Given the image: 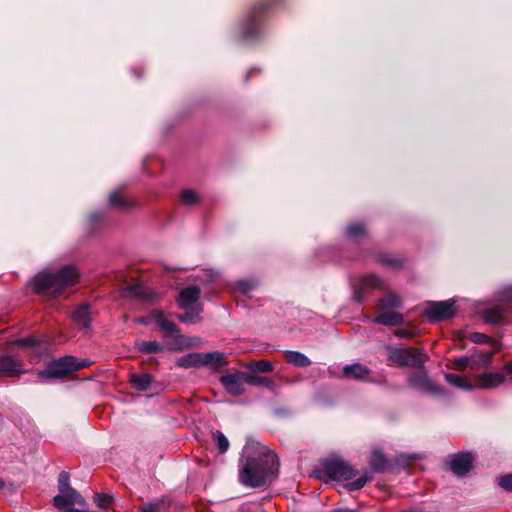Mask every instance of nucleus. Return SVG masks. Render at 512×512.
Segmentation results:
<instances>
[{
    "label": "nucleus",
    "instance_id": "obj_45",
    "mask_svg": "<svg viewBox=\"0 0 512 512\" xmlns=\"http://www.w3.org/2000/svg\"><path fill=\"white\" fill-rule=\"evenodd\" d=\"M35 343V339L33 337H25L22 339H19L15 342V345L17 346H32Z\"/></svg>",
    "mask_w": 512,
    "mask_h": 512
},
{
    "label": "nucleus",
    "instance_id": "obj_40",
    "mask_svg": "<svg viewBox=\"0 0 512 512\" xmlns=\"http://www.w3.org/2000/svg\"><path fill=\"white\" fill-rule=\"evenodd\" d=\"M467 367L470 368V358L469 356H463L455 359L454 361V369L458 371H464Z\"/></svg>",
    "mask_w": 512,
    "mask_h": 512
},
{
    "label": "nucleus",
    "instance_id": "obj_23",
    "mask_svg": "<svg viewBox=\"0 0 512 512\" xmlns=\"http://www.w3.org/2000/svg\"><path fill=\"white\" fill-rule=\"evenodd\" d=\"M176 365L181 368H195L200 366V353L194 352L183 355L176 360Z\"/></svg>",
    "mask_w": 512,
    "mask_h": 512
},
{
    "label": "nucleus",
    "instance_id": "obj_38",
    "mask_svg": "<svg viewBox=\"0 0 512 512\" xmlns=\"http://www.w3.org/2000/svg\"><path fill=\"white\" fill-rule=\"evenodd\" d=\"M370 480L368 475H363L353 482L345 485L348 491H355L361 489Z\"/></svg>",
    "mask_w": 512,
    "mask_h": 512
},
{
    "label": "nucleus",
    "instance_id": "obj_37",
    "mask_svg": "<svg viewBox=\"0 0 512 512\" xmlns=\"http://www.w3.org/2000/svg\"><path fill=\"white\" fill-rule=\"evenodd\" d=\"M469 339L473 343H476V344L489 343V344H491L492 348H493V342H496L495 340H492L489 336H487L483 333H479V332L471 333L469 336Z\"/></svg>",
    "mask_w": 512,
    "mask_h": 512
},
{
    "label": "nucleus",
    "instance_id": "obj_26",
    "mask_svg": "<svg viewBox=\"0 0 512 512\" xmlns=\"http://www.w3.org/2000/svg\"><path fill=\"white\" fill-rule=\"evenodd\" d=\"M285 357L288 362L294 364L299 367H306L310 365L311 361L307 356L298 351H285Z\"/></svg>",
    "mask_w": 512,
    "mask_h": 512
},
{
    "label": "nucleus",
    "instance_id": "obj_29",
    "mask_svg": "<svg viewBox=\"0 0 512 512\" xmlns=\"http://www.w3.org/2000/svg\"><path fill=\"white\" fill-rule=\"evenodd\" d=\"M245 382L254 386H265L271 390H273L275 387V384L272 380L266 377L255 376L248 373H246Z\"/></svg>",
    "mask_w": 512,
    "mask_h": 512
},
{
    "label": "nucleus",
    "instance_id": "obj_15",
    "mask_svg": "<svg viewBox=\"0 0 512 512\" xmlns=\"http://www.w3.org/2000/svg\"><path fill=\"white\" fill-rule=\"evenodd\" d=\"M200 295L201 291L198 287H187L180 292L178 304L182 309L190 310L193 308V305L197 303Z\"/></svg>",
    "mask_w": 512,
    "mask_h": 512
},
{
    "label": "nucleus",
    "instance_id": "obj_14",
    "mask_svg": "<svg viewBox=\"0 0 512 512\" xmlns=\"http://www.w3.org/2000/svg\"><path fill=\"white\" fill-rule=\"evenodd\" d=\"M409 384L417 389L429 393H439L440 388L431 381L424 372H419L409 378Z\"/></svg>",
    "mask_w": 512,
    "mask_h": 512
},
{
    "label": "nucleus",
    "instance_id": "obj_52",
    "mask_svg": "<svg viewBox=\"0 0 512 512\" xmlns=\"http://www.w3.org/2000/svg\"><path fill=\"white\" fill-rule=\"evenodd\" d=\"M3 486V482L0 480V488Z\"/></svg>",
    "mask_w": 512,
    "mask_h": 512
},
{
    "label": "nucleus",
    "instance_id": "obj_43",
    "mask_svg": "<svg viewBox=\"0 0 512 512\" xmlns=\"http://www.w3.org/2000/svg\"><path fill=\"white\" fill-rule=\"evenodd\" d=\"M177 342H178L179 349H184V348H187V347H190L193 345L192 340L190 338H187L184 336H179L177 339Z\"/></svg>",
    "mask_w": 512,
    "mask_h": 512
},
{
    "label": "nucleus",
    "instance_id": "obj_17",
    "mask_svg": "<svg viewBox=\"0 0 512 512\" xmlns=\"http://www.w3.org/2000/svg\"><path fill=\"white\" fill-rule=\"evenodd\" d=\"M369 372V369L360 363L346 365L343 367V375L355 380H365L368 377Z\"/></svg>",
    "mask_w": 512,
    "mask_h": 512
},
{
    "label": "nucleus",
    "instance_id": "obj_42",
    "mask_svg": "<svg viewBox=\"0 0 512 512\" xmlns=\"http://www.w3.org/2000/svg\"><path fill=\"white\" fill-rule=\"evenodd\" d=\"M498 483L505 490L512 491V474L501 477Z\"/></svg>",
    "mask_w": 512,
    "mask_h": 512
},
{
    "label": "nucleus",
    "instance_id": "obj_24",
    "mask_svg": "<svg viewBox=\"0 0 512 512\" xmlns=\"http://www.w3.org/2000/svg\"><path fill=\"white\" fill-rule=\"evenodd\" d=\"M224 358V354L219 351L210 353H200V366H207L214 368L216 364H219Z\"/></svg>",
    "mask_w": 512,
    "mask_h": 512
},
{
    "label": "nucleus",
    "instance_id": "obj_11",
    "mask_svg": "<svg viewBox=\"0 0 512 512\" xmlns=\"http://www.w3.org/2000/svg\"><path fill=\"white\" fill-rule=\"evenodd\" d=\"M23 363L10 355L0 357V377H15L25 373Z\"/></svg>",
    "mask_w": 512,
    "mask_h": 512
},
{
    "label": "nucleus",
    "instance_id": "obj_25",
    "mask_svg": "<svg viewBox=\"0 0 512 512\" xmlns=\"http://www.w3.org/2000/svg\"><path fill=\"white\" fill-rule=\"evenodd\" d=\"M152 380V375L147 373L133 374L131 376V382L133 383L134 387L139 391H146L150 387Z\"/></svg>",
    "mask_w": 512,
    "mask_h": 512
},
{
    "label": "nucleus",
    "instance_id": "obj_51",
    "mask_svg": "<svg viewBox=\"0 0 512 512\" xmlns=\"http://www.w3.org/2000/svg\"><path fill=\"white\" fill-rule=\"evenodd\" d=\"M218 276H219L218 273H216L214 276H211V280L212 281L216 280L218 278Z\"/></svg>",
    "mask_w": 512,
    "mask_h": 512
},
{
    "label": "nucleus",
    "instance_id": "obj_12",
    "mask_svg": "<svg viewBox=\"0 0 512 512\" xmlns=\"http://www.w3.org/2000/svg\"><path fill=\"white\" fill-rule=\"evenodd\" d=\"M502 372H485L475 376V388L494 389L505 382Z\"/></svg>",
    "mask_w": 512,
    "mask_h": 512
},
{
    "label": "nucleus",
    "instance_id": "obj_34",
    "mask_svg": "<svg viewBox=\"0 0 512 512\" xmlns=\"http://www.w3.org/2000/svg\"><path fill=\"white\" fill-rule=\"evenodd\" d=\"M180 200L183 204L193 205L199 201V196L196 191L187 189L180 194Z\"/></svg>",
    "mask_w": 512,
    "mask_h": 512
},
{
    "label": "nucleus",
    "instance_id": "obj_22",
    "mask_svg": "<svg viewBox=\"0 0 512 512\" xmlns=\"http://www.w3.org/2000/svg\"><path fill=\"white\" fill-rule=\"evenodd\" d=\"M74 322L83 329H88L90 325L89 306H81L73 314Z\"/></svg>",
    "mask_w": 512,
    "mask_h": 512
},
{
    "label": "nucleus",
    "instance_id": "obj_3",
    "mask_svg": "<svg viewBox=\"0 0 512 512\" xmlns=\"http://www.w3.org/2000/svg\"><path fill=\"white\" fill-rule=\"evenodd\" d=\"M88 360L78 359L73 356H64L53 361L47 369L38 372L40 378H62L73 371L87 367Z\"/></svg>",
    "mask_w": 512,
    "mask_h": 512
},
{
    "label": "nucleus",
    "instance_id": "obj_5",
    "mask_svg": "<svg viewBox=\"0 0 512 512\" xmlns=\"http://www.w3.org/2000/svg\"><path fill=\"white\" fill-rule=\"evenodd\" d=\"M455 313L456 307L453 300L428 302L424 310V314L435 322L449 319Z\"/></svg>",
    "mask_w": 512,
    "mask_h": 512
},
{
    "label": "nucleus",
    "instance_id": "obj_8",
    "mask_svg": "<svg viewBox=\"0 0 512 512\" xmlns=\"http://www.w3.org/2000/svg\"><path fill=\"white\" fill-rule=\"evenodd\" d=\"M501 349L498 342H493V349L490 351L477 350L469 356L470 369L480 370L488 369L492 366V356Z\"/></svg>",
    "mask_w": 512,
    "mask_h": 512
},
{
    "label": "nucleus",
    "instance_id": "obj_39",
    "mask_svg": "<svg viewBox=\"0 0 512 512\" xmlns=\"http://www.w3.org/2000/svg\"><path fill=\"white\" fill-rule=\"evenodd\" d=\"M109 204L113 207H126V201L117 192H112L109 195Z\"/></svg>",
    "mask_w": 512,
    "mask_h": 512
},
{
    "label": "nucleus",
    "instance_id": "obj_31",
    "mask_svg": "<svg viewBox=\"0 0 512 512\" xmlns=\"http://www.w3.org/2000/svg\"><path fill=\"white\" fill-rule=\"evenodd\" d=\"M258 30L259 24L256 21L255 17H249L247 19L245 27L242 30V37L246 39L251 38L258 32Z\"/></svg>",
    "mask_w": 512,
    "mask_h": 512
},
{
    "label": "nucleus",
    "instance_id": "obj_36",
    "mask_svg": "<svg viewBox=\"0 0 512 512\" xmlns=\"http://www.w3.org/2000/svg\"><path fill=\"white\" fill-rule=\"evenodd\" d=\"M94 502L100 508H108L113 502V497L109 494H96Z\"/></svg>",
    "mask_w": 512,
    "mask_h": 512
},
{
    "label": "nucleus",
    "instance_id": "obj_7",
    "mask_svg": "<svg viewBox=\"0 0 512 512\" xmlns=\"http://www.w3.org/2000/svg\"><path fill=\"white\" fill-rule=\"evenodd\" d=\"M390 358L400 366L420 367L425 361V355L414 349H396Z\"/></svg>",
    "mask_w": 512,
    "mask_h": 512
},
{
    "label": "nucleus",
    "instance_id": "obj_9",
    "mask_svg": "<svg viewBox=\"0 0 512 512\" xmlns=\"http://www.w3.org/2000/svg\"><path fill=\"white\" fill-rule=\"evenodd\" d=\"M379 287H381V280L375 275L361 277L357 284L354 285L353 298L360 303L364 300L365 293Z\"/></svg>",
    "mask_w": 512,
    "mask_h": 512
},
{
    "label": "nucleus",
    "instance_id": "obj_21",
    "mask_svg": "<svg viewBox=\"0 0 512 512\" xmlns=\"http://www.w3.org/2000/svg\"><path fill=\"white\" fill-rule=\"evenodd\" d=\"M151 317L161 330L169 334L176 331V325L172 321L168 320L161 311L152 312Z\"/></svg>",
    "mask_w": 512,
    "mask_h": 512
},
{
    "label": "nucleus",
    "instance_id": "obj_2",
    "mask_svg": "<svg viewBox=\"0 0 512 512\" xmlns=\"http://www.w3.org/2000/svg\"><path fill=\"white\" fill-rule=\"evenodd\" d=\"M80 278L76 267L67 265L56 273L42 271L33 279L34 290L43 295L57 297L68 287L74 286Z\"/></svg>",
    "mask_w": 512,
    "mask_h": 512
},
{
    "label": "nucleus",
    "instance_id": "obj_30",
    "mask_svg": "<svg viewBox=\"0 0 512 512\" xmlns=\"http://www.w3.org/2000/svg\"><path fill=\"white\" fill-rule=\"evenodd\" d=\"M137 347L142 353H157L163 350V345L158 341H141L137 343Z\"/></svg>",
    "mask_w": 512,
    "mask_h": 512
},
{
    "label": "nucleus",
    "instance_id": "obj_4",
    "mask_svg": "<svg viewBox=\"0 0 512 512\" xmlns=\"http://www.w3.org/2000/svg\"><path fill=\"white\" fill-rule=\"evenodd\" d=\"M59 493L53 498V504L58 509L67 508L75 504L85 505L83 497L69 485V474L62 471L58 479Z\"/></svg>",
    "mask_w": 512,
    "mask_h": 512
},
{
    "label": "nucleus",
    "instance_id": "obj_10",
    "mask_svg": "<svg viewBox=\"0 0 512 512\" xmlns=\"http://www.w3.org/2000/svg\"><path fill=\"white\" fill-rule=\"evenodd\" d=\"M245 377L246 373L235 372L222 376L221 383L230 395L239 396L244 392Z\"/></svg>",
    "mask_w": 512,
    "mask_h": 512
},
{
    "label": "nucleus",
    "instance_id": "obj_19",
    "mask_svg": "<svg viewBox=\"0 0 512 512\" xmlns=\"http://www.w3.org/2000/svg\"><path fill=\"white\" fill-rule=\"evenodd\" d=\"M121 296L124 298L150 299L151 291L142 285L127 286L121 290Z\"/></svg>",
    "mask_w": 512,
    "mask_h": 512
},
{
    "label": "nucleus",
    "instance_id": "obj_49",
    "mask_svg": "<svg viewBox=\"0 0 512 512\" xmlns=\"http://www.w3.org/2000/svg\"><path fill=\"white\" fill-rule=\"evenodd\" d=\"M397 335L403 336V337H411L412 334L410 332H406L405 330H398Z\"/></svg>",
    "mask_w": 512,
    "mask_h": 512
},
{
    "label": "nucleus",
    "instance_id": "obj_41",
    "mask_svg": "<svg viewBox=\"0 0 512 512\" xmlns=\"http://www.w3.org/2000/svg\"><path fill=\"white\" fill-rule=\"evenodd\" d=\"M199 312H200V310L197 313H189L188 312L184 315H180L178 318L183 323L195 324L200 320V318L198 316Z\"/></svg>",
    "mask_w": 512,
    "mask_h": 512
},
{
    "label": "nucleus",
    "instance_id": "obj_33",
    "mask_svg": "<svg viewBox=\"0 0 512 512\" xmlns=\"http://www.w3.org/2000/svg\"><path fill=\"white\" fill-rule=\"evenodd\" d=\"M370 464L373 469L382 471L386 468V459L381 452L375 451L371 455Z\"/></svg>",
    "mask_w": 512,
    "mask_h": 512
},
{
    "label": "nucleus",
    "instance_id": "obj_20",
    "mask_svg": "<svg viewBox=\"0 0 512 512\" xmlns=\"http://www.w3.org/2000/svg\"><path fill=\"white\" fill-rule=\"evenodd\" d=\"M506 311L507 310L502 306L488 308L483 312V319L486 323H501L504 319Z\"/></svg>",
    "mask_w": 512,
    "mask_h": 512
},
{
    "label": "nucleus",
    "instance_id": "obj_47",
    "mask_svg": "<svg viewBox=\"0 0 512 512\" xmlns=\"http://www.w3.org/2000/svg\"><path fill=\"white\" fill-rule=\"evenodd\" d=\"M153 320V318L150 316H148L147 318H139L136 320L137 323H140V324H148L149 322H151Z\"/></svg>",
    "mask_w": 512,
    "mask_h": 512
},
{
    "label": "nucleus",
    "instance_id": "obj_46",
    "mask_svg": "<svg viewBox=\"0 0 512 512\" xmlns=\"http://www.w3.org/2000/svg\"><path fill=\"white\" fill-rule=\"evenodd\" d=\"M142 512H158V505L157 504H147L145 507L142 508Z\"/></svg>",
    "mask_w": 512,
    "mask_h": 512
},
{
    "label": "nucleus",
    "instance_id": "obj_1",
    "mask_svg": "<svg viewBox=\"0 0 512 512\" xmlns=\"http://www.w3.org/2000/svg\"><path fill=\"white\" fill-rule=\"evenodd\" d=\"M239 481L247 487L258 488L273 481L278 474V458L258 442H248L242 455Z\"/></svg>",
    "mask_w": 512,
    "mask_h": 512
},
{
    "label": "nucleus",
    "instance_id": "obj_6",
    "mask_svg": "<svg viewBox=\"0 0 512 512\" xmlns=\"http://www.w3.org/2000/svg\"><path fill=\"white\" fill-rule=\"evenodd\" d=\"M323 471L333 480H349L357 472L341 459H329L323 463Z\"/></svg>",
    "mask_w": 512,
    "mask_h": 512
},
{
    "label": "nucleus",
    "instance_id": "obj_48",
    "mask_svg": "<svg viewBox=\"0 0 512 512\" xmlns=\"http://www.w3.org/2000/svg\"><path fill=\"white\" fill-rule=\"evenodd\" d=\"M504 371L507 372L508 374H512V361L511 362H507L504 365Z\"/></svg>",
    "mask_w": 512,
    "mask_h": 512
},
{
    "label": "nucleus",
    "instance_id": "obj_35",
    "mask_svg": "<svg viewBox=\"0 0 512 512\" xmlns=\"http://www.w3.org/2000/svg\"><path fill=\"white\" fill-rule=\"evenodd\" d=\"M365 233V226L362 223H353L346 228L349 238L356 239Z\"/></svg>",
    "mask_w": 512,
    "mask_h": 512
},
{
    "label": "nucleus",
    "instance_id": "obj_50",
    "mask_svg": "<svg viewBox=\"0 0 512 512\" xmlns=\"http://www.w3.org/2000/svg\"><path fill=\"white\" fill-rule=\"evenodd\" d=\"M332 512H358L357 510H353V509H347V508H339V509H336Z\"/></svg>",
    "mask_w": 512,
    "mask_h": 512
},
{
    "label": "nucleus",
    "instance_id": "obj_16",
    "mask_svg": "<svg viewBox=\"0 0 512 512\" xmlns=\"http://www.w3.org/2000/svg\"><path fill=\"white\" fill-rule=\"evenodd\" d=\"M374 322L385 326H398L403 322V316L391 309H380Z\"/></svg>",
    "mask_w": 512,
    "mask_h": 512
},
{
    "label": "nucleus",
    "instance_id": "obj_44",
    "mask_svg": "<svg viewBox=\"0 0 512 512\" xmlns=\"http://www.w3.org/2000/svg\"><path fill=\"white\" fill-rule=\"evenodd\" d=\"M236 286L241 292H243L245 294L248 293L253 287V285L247 281H238L236 283Z\"/></svg>",
    "mask_w": 512,
    "mask_h": 512
},
{
    "label": "nucleus",
    "instance_id": "obj_18",
    "mask_svg": "<svg viewBox=\"0 0 512 512\" xmlns=\"http://www.w3.org/2000/svg\"><path fill=\"white\" fill-rule=\"evenodd\" d=\"M444 378L447 383H449L451 386L464 390V391H473L475 389V385H473L471 382L468 381L467 378H465L462 375L459 374H453V373H445Z\"/></svg>",
    "mask_w": 512,
    "mask_h": 512
},
{
    "label": "nucleus",
    "instance_id": "obj_27",
    "mask_svg": "<svg viewBox=\"0 0 512 512\" xmlns=\"http://www.w3.org/2000/svg\"><path fill=\"white\" fill-rule=\"evenodd\" d=\"M402 305L401 298L395 293H389L379 300L380 309H397Z\"/></svg>",
    "mask_w": 512,
    "mask_h": 512
},
{
    "label": "nucleus",
    "instance_id": "obj_32",
    "mask_svg": "<svg viewBox=\"0 0 512 512\" xmlns=\"http://www.w3.org/2000/svg\"><path fill=\"white\" fill-rule=\"evenodd\" d=\"M214 442L217 444L220 453H225L229 449V441L227 437L220 431H215L212 434Z\"/></svg>",
    "mask_w": 512,
    "mask_h": 512
},
{
    "label": "nucleus",
    "instance_id": "obj_13",
    "mask_svg": "<svg viewBox=\"0 0 512 512\" xmlns=\"http://www.w3.org/2000/svg\"><path fill=\"white\" fill-rule=\"evenodd\" d=\"M472 465L473 456L471 453L456 454L449 463L450 469L459 476L467 474L471 470Z\"/></svg>",
    "mask_w": 512,
    "mask_h": 512
},
{
    "label": "nucleus",
    "instance_id": "obj_28",
    "mask_svg": "<svg viewBox=\"0 0 512 512\" xmlns=\"http://www.w3.org/2000/svg\"><path fill=\"white\" fill-rule=\"evenodd\" d=\"M251 371L270 373L273 371V363L268 360L253 361L245 365Z\"/></svg>",
    "mask_w": 512,
    "mask_h": 512
}]
</instances>
